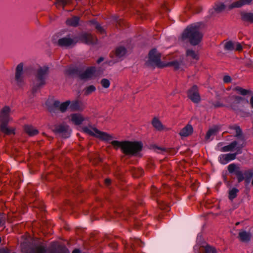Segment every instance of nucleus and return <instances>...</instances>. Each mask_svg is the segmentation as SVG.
Listing matches in <instances>:
<instances>
[{
    "instance_id": "nucleus-55",
    "label": "nucleus",
    "mask_w": 253,
    "mask_h": 253,
    "mask_svg": "<svg viewBox=\"0 0 253 253\" xmlns=\"http://www.w3.org/2000/svg\"><path fill=\"white\" fill-rule=\"evenodd\" d=\"M104 60V58L103 57H100L97 60V63L98 64L100 63L101 62L103 61Z\"/></svg>"
},
{
    "instance_id": "nucleus-31",
    "label": "nucleus",
    "mask_w": 253,
    "mask_h": 253,
    "mask_svg": "<svg viewBox=\"0 0 253 253\" xmlns=\"http://www.w3.org/2000/svg\"><path fill=\"white\" fill-rule=\"evenodd\" d=\"M243 20L250 23L253 22V13H243L241 14Z\"/></svg>"
},
{
    "instance_id": "nucleus-62",
    "label": "nucleus",
    "mask_w": 253,
    "mask_h": 253,
    "mask_svg": "<svg viewBox=\"0 0 253 253\" xmlns=\"http://www.w3.org/2000/svg\"><path fill=\"white\" fill-rule=\"evenodd\" d=\"M239 222H237V223H236V225H239Z\"/></svg>"
},
{
    "instance_id": "nucleus-33",
    "label": "nucleus",
    "mask_w": 253,
    "mask_h": 253,
    "mask_svg": "<svg viewBox=\"0 0 253 253\" xmlns=\"http://www.w3.org/2000/svg\"><path fill=\"white\" fill-rule=\"evenodd\" d=\"M22 73H15V80L17 84L19 86H22L24 84Z\"/></svg>"
},
{
    "instance_id": "nucleus-8",
    "label": "nucleus",
    "mask_w": 253,
    "mask_h": 253,
    "mask_svg": "<svg viewBox=\"0 0 253 253\" xmlns=\"http://www.w3.org/2000/svg\"><path fill=\"white\" fill-rule=\"evenodd\" d=\"M228 170L230 173H234L237 176L238 182L244 180V172L235 164H232L228 166Z\"/></svg>"
},
{
    "instance_id": "nucleus-9",
    "label": "nucleus",
    "mask_w": 253,
    "mask_h": 253,
    "mask_svg": "<svg viewBox=\"0 0 253 253\" xmlns=\"http://www.w3.org/2000/svg\"><path fill=\"white\" fill-rule=\"evenodd\" d=\"M68 129L69 126L63 124L55 125L52 128L53 131L65 138L68 137L70 135Z\"/></svg>"
},
{
    "instance_id": "nucleus-49",
    "label": "nucleus",
    "mask_w": 253,
    "mask_h": 253,
    "mask_svg": "<svg viewBox=\"0 0 253 253\" xmlns=\"http://www.w3.org/2000/svg\"><path fill=\"white\" fill-rule=\"evenodd\" d=\"M23 66L22 63L19 64L16 68V72L23 73Z\"/></svg>"
},
{
    "instance_id": "nucleus-19",
    "label": "nucleus",
    "mask_w": 253,
    "mask_h": 253,
    "mask_svg": "<svg viewBox=\"0 0 253 253\" xmlns=\"http://www.w3.org/2000/svg\"><path fill=\"white\" fill-rule=\"evenodd\" d=\"M8 123H0V130L1 132L6 135H10L11 134H14V129L12 128H9L7 127Z\"/></svg>"
},
{
    "instance_id": "nucleus-42",
    "label": "nucleus",
    "mask_w": 253,
    "mask_h": 253,
    "mask_svg": "<svg viewBox=\"0 0 253 253\" xmlns=\"http://www.w3.org/2000/svg\"><path fill=\"white\" fill-rule=\"evenodd\" d=\"M226 5L222 3H217L214 7V9L216 11L220 12L225 9Z\"/></svg>"
},
{
    "instance_id": "nucleus-27",
    "label": "nucleus",
    "mask_w": 253,
    "mask_h": 253,
    "mask_svg": "<svg viewBox=\"0 0 253 253\" xmlns=\"http://www.w3.org/2000/svg\"><path fill=\"white\" fill-rule=\"evenodd\" d=\"M219 129L220 127L219 126H214L212 128H210L207 132L205 136L206 139L208 140L211 136L215 135Z\"/></svg>"
},
{
    "instance_id": "nucleus-16",
    "label": "nucleus",
    "mask_w": 253,
    "mask_h": 253,
    "mask_svg": "<svg viewBox=\"0 0 253 253\" xmlns=\"http://www.w3.org/2000/svg\"><path fill=\"white\" fill-rule=\"evenodd\" d=\"M252 234L245 230H241L239 232L238 238L242 242L247 243L251 241Z\"/></svg>"
},
{
    "instance_id": "nucleus-34",
    "label": "nucleus",
    "mask_w": 253,
    "mask_h": 253,
    "mask_svg": "<svg viewBox=\"0 0 253 253\" xmlns=\"http://www.w3.org/2000/svg\"><path fill=\"white\" fill-rule=\"evenodd\" d=\"M253 176V170H248L244 171V180L247 184H248L250 182L251 179Z\"/></svg>"
},
{
    "instance_id": "nucleus-60",
    "label": "nucleus",
    "mask_w": 253,
    "mask_h": 253,
    "mask_svg": "<svg viewBox=\"0 0 253 253\" xmlns=\"http://www.w3.org/2000/svg\"><path fill=\"white\" fill-rule=\"evenodd\" d=\"M218 145V146H222V143H219Z\"/></svg>"
},
{
    "instance_id": "nucleus-11",
    "label": "nucleus",
    "mask_w": 253,
    "mask_h": 253,
    "mask_svg": "<svg viewBox=\"0 0 253 253\" xmlns=\"http://www.w3.org/2000/svg\"><path fill=\"white\" fill-rule=\"evenodd\" d=\"M96 72V69L95 67H89L84 72L80 73L79 77L81 80L90 79L95 76Z\"/></svg>"
},
{
    "instance_id": "nucleus-7",
    "label": "nucleus",
    "mask_w": 253,
    "mask_h": 253,
    "mask_svg": "<svg viewBox=\"0 0 253 253\" xmlns=\"http://www.w3.org/2000/svg\"><path fill=\"white\" fill-rule=\"evenodd\" d=\"M229 128L231 129L235 130L236 134L235 137L238 138L239 140L238 142H240L241 144H239L237 149L241 150L245 146V138L242 134V131L239 126L237 125H233L230 126Z\"/></svg>"
},
{
    "instance_id": "nucleus-32",
    "label": "nucleus",
    "mask_w": 253,
    "mask_h": 253,
    "mask_svg": "<svg viewBox=\"0 0 253 253\" xmlns=\"http://www.w3.org/2000/svg\"><path fill=\"white\" fill-rule=\"evenodd\" d=\"M231 97L234 100V102L231 104V107L233 109L235 110L236 109L237 107L235 104L240 103L242 100H244V98L242 97L237 95H233Z\"/></svg>"
},
{
    "instance_id": "nucleus-59",
    "label": "nucleus",
    "mask_w": 253,
    "mask_h": 253,
    "mask_svg": "<svg viewBox=\"0 0 253 253\" xmlns=\"http://www.w3.org/2000/svg\"><path fill=\"white\" fill-rule=\"evenodd\" d=\"M135 242H136V243H137H137H138L139 242V240H136L135 241Z\"/></svg>"
},
{
    "instance_id": "nucleus-6",
    "label": "nucleus",
    "mask_w": 253,
    "mask_h": 253,
    "mask_svg": "<svg viewBox=\"0 0 253 253\" xmlns=\"http://www.w3.org/2000/svg\"><path fill=\"white\" fill-rule=\"evenodd\" d=\"M187 96L194 103H198L200 101L201 97L197 85H194L188 90Z\"/></svg>"
},
{
    "instance_id": "nucleus-46",
    "label": "nucleus",
    "mask_w": 253,
    "mask_h": 253,
    "mask_svg": "<svg viewBox=\"0 0 253 253\" xmlns=\"http://www.w3.org/2000/svg\"><path fill=\"white\" fill-rule=\"evenodd\" d=\"M151 191L153 196L157 197L159 195V190L155 186H152Z\"/></svg>"
},
{
    "instance_id": "nucleus-26",
    "label": "nucleus",
    "mask_w": 253,
    "mask_h": 253,
    "mask_svg": "<svg viewBox=\"0 0 253 253\" xmlns=\"http://www.w3.org/2000/svg\"><path fill=\"white\" fill-rule=\"evenodd\" d=\"M233 90L237 93L245 96L247 94H253L252 91L251 90L244 89L239 86L235 87Z\"/></svg>"
},
{
    "instance_id": "nucleus-20",
    "label": "nucleus",
    "mask_w": 253,
    "mask_h": 253,
    "mask_svg": "<svg viewBox=\"0 0 253 253\" xmlns=\"http://www.w3.org/2000/svg\"><path fill=\"white\" fill-rule=\"evenodd\" d=\"M192 132V126L190 125H187L180 130L179 134L182 137H187L191 135Z\"/></svg>"
},
{
    "instance_id": "nucleus-4",
    "label": "nucleus",
    "mask_w": 253,
    "mask_h": 253,
    "mask_svg": "<svg viewBox=\"0 0 253 253\" xmlns=\"http://www.w3.org/2000/svg\"><path fill=\"white\" fill-rule=\"evenodd\" d=\"M84 131L90 135L95 136L100 139L104 141H109L113 138V137L109 134L100 131L96 128H88L84 127L83 128Z\"/></svg>"
},
{
    "instance_id": "nucleus-10",
    "label": "nucleus",
    "mask_w": 253,
    "mask_h": 253,
    "mask_svg": "<svg viewBox=\"0 0 253 253\" xmlns=\"http://www.w3.org/2000/svg\"><path fill=\"white\" fill-rule=\"evenodd\" d=\"M79 40L81 42L87 44H93L96 43L97 41L95 36L87 33L82 34L79 37Z\"/></svg>"
},
{
    "instance_id": "nucleus-2",
    "label": "nucleus",
    "mask_w": 253,
    "mask_h": 253,
    "mask_svg": "<svg viewBox=\"0 0 253 253\" xmlns=\"http://www.w3.org/2000/svg\"><path fill=\"white\" fill-rule=\"evenodd\" d=\"M49 72L48 67L43 66L39 68L37 71L35 80L32 87V92L35 93L46 84V78Z\"/></svg>"
},
{
    "instance_id": "nucleus-12",
    "label": "nucleus",
    "mask_w": 253,
    "mask_h": 253,
    "mask_svg": "<svg viewBox=\"0 0 253 253\" xmlns=\"http://www.w3.org/2000/svg\"><path fill=\"white\" fill-rule=\"evenodd\" d=\"M10 108L7 106L2 108L0 112V123H8L10 120Z\"/></svg>"
},
{
    "instance_id": "nucleus-56",
    "label": "nucleus",
    "mask_w": 253,
    "mask_h": 253,
    "mask_svg": "<svg viewBox=\"0 0 253 253\" xmlns=\"http://www.w3.org/2000/svg\"><path fill=\"white\" fill-rule=\"evenodd\" d=\"M250 104L252 107L253 108V96H252L250 99Z\"/></svg>"
},
{
    "instance_id": "nucleus-35",
    "label": "nucleus",
    "mask_w": 253,
    "mask_h": 253,
    "mask_svg": "<svg viewBox=\"0 0 253 253\" xmlns=\"http://www.w3.org/2000/svg\"><path fill=\"white\" fill-rule=\"evenodd\" d=\"M96 90V87L93 85H90L84 89V94L86 96L89 95Z\"/></svg>"
},
{
    "instance_id": "nucleus-18",
    "label": "nucleus",
    "mask_w": 253,
    "mask_h": 253,
    "mask_svg": "<svg viewBox=\"0 0 253 253\" xmlns=\"http://www.w3.org/2000/svg\"><path fill=\"white\" fill-rule=\"evenodd\" d=\"M239 144H241V143L238 142L237 141H234L232 142L229 145L222 147L220 149V151L222 152L231 151L235 148L238 151L237 147L239 146Z\"/></svg>"
},
{
    "instance_id": "nucleus-28",
    "label": "nucleus",
    "mask_w": 253,
    "mask_h": 253,
    "mask_svg": "<svg viewBox=\"0 0 253 253\" xmlns=\"http://www.w3.org/2000/svg\"><path fill=\"white\" fill-rule=\"evenodd\" d=\"M30 253H46V249L42 245H38L32 248Z\"/></svg>"
},
{
    "instance_id": "nucleus-14",
    "label": "nucleus",
    "mask_w": 253,
    "mask_h": 253,
    "mask_svg": "<svg viewBox=\"0 0 253 253\" xmlns=\"http://www.w3.org/2000/svg\"><path fill=\"white\" fill-rule=\"evenodd\" d=\"M241 150L238 149L237 152L233 154H227L222 155L220 157V162L222 164H226L229 161L234 160L237 154L241 153Z\"/></svg>"
},
{
    "instance_id": "nucleus-17",
    "label": "nucleus",
    "mask_w": 253,
    "mask_h": 253,
    "mask_svg": "<svg viewBox=\"0 0 253 253\" xmlns=\"http://www.w3.org/2000/svg\"><path fill=\"white\" fill-rule=\"evenodd\" d=\"M84 108V104L78 100L73 101L70 103V108L73 111H82Z\"/></svg>"
},
{
    "instance_id": "nucleus-30",
    "label": "nucleus",
    "mask_w": 253,
    "mask_h": 253,
    "mask_svg": "<svg viewBox=\"0 0 253 253\" xmlns=\"http://www.w3.org/2000/svg\"><path fill=\"white\" fill-rule=\"evenodd\" d=\"M126 53V49L123 46H120L116 49L115 54L116 57L120 58L124 56Z\"/></svg>"
},
{
    "instance_id": "nucleus-40",
    "label": "nucleus",
    "mask_w": 253,
    "mask_h": 253,
    "mask_svg": "<svg viewBox=\"0 0 253 253\" xmlns=\"http://www.w3.org/2000/svg\"><path fill=\"white\" fill-rule=\"evenodd\" d=\"M235 42L232 41H228L226 42L224 44V48L227 50H234Z\"/></svg>"
},
{
    "instance_id": "nucleus-25",
    "label": "nucleus",
    "mask_w": 253,
    "mask_h": 253,
    "mask_svg": "<svg viewBox=\"0 0 253 253\" xmlns=\"http://www.w3.org/2000/svg\"><path fill=\"white\" fill-rule=\"evenodd\" d=\"M182 65V62H178L177 61H173L171 62H169L167 64H164L165 67H171L175 70H179L181 68V66Z\"/></svg>"
},
{
    "instance_id": "nucleus-44",
    "label": "nucleus",
    "mask_w": 253,
    "mask_h": 253,
    "mask_svg": "<svg viewBox=\"0 0 253 253\" xmlns=\"http://www.w3.org/2000/svg\"><path fill=\"white\" fill-rule=\"evenodd\" d=\"M92 23L94 24L95 28L98 32L101 34L104 33V29L99 24L95 22H92Z\"/></svg>"
},
{
    "instance_id": "nucleus-21",
    "label": "nucleus",
    "mask_w": 253,
    "mask_h": 253,
    "mask_svg": "<svg viewBox=\"0 0 253 253\" xmlns=\"http://www.w3.org/2000/svg\"><path fill=\"white\" fill-rule=\"evenodd\" d=\"M252 0H238L232 3L229 6V9H232L235 7H240L243 5L249 4Z\"/></svg>"
},
{
    "instance_id": "nucleus-15",
    "label": "nucleus",
    "mask_w": 253,
    "mask_h": 253,
    "mask_svg": "<svg viewBox=\"0 0 253 253\" xmlns=\"http://www.w3.org/2000/svg\"><path fill=\"white\" fill-rule=\"evenodd\" d=\"M185 56L187 60L192 61V60H198L199 59V54L197 52L192 49H186L185 51Z\"/></svg>"
},
{
    "instance_id": "nucleus-13",
    "label": "nucleus",
    "mask_w": 253,
    "mask_h": 253,
    "mask_svg": "<svg viewBox=\"0 0 253 253\" xmlns=\"http://www.w3.org/2000/svg\"><path fill=\"white\" fill-rule=\"evenodd\" d=\"M76 39H72L69 37H65L59 39L58 44L61 46H69L71 45H75L77 42Z\"/></svg>"
},
{
    "instance_id": "nucleus-1",
    "label": "nucleus",
    "mask_w": 253,
    "mask_h": 253,
    "mask_svg": "<svg viewBox=\"0 0 253 253\" xmlns=\"http://www.w3.org/2000/svg\"><path fill=\"white\" fill-rule=\"evenodd\" d=\"M202 38L203 34L199 31V26L196 24L187 27L181 35L182 40L188 39L190 43L193 45L199 44Z\"/></svg>"
},
{
    "instance_id": "nucleus-52",
    "label": "nucleus",
    "mask_w": 253,
    "mask_h": 253,
    "mask_svg": "<svg viewBox=\"0 0 253 253\" xmlns=\"http://www.w3.org/2000/svg\"><path fill=\"white\" fill-rule=\"evenodd\" d=\"M54 106L55 107H60V102L58 101H55L54 102V104H53Z\"/></svg>"
},
{
    "instance_id": "nucleus-61",
    "label": "nucleus",
    "mask_w": 253,
    "mask_h": 253,
    "mask_svg": "<svg viewBox=\"0 0 253 253\" xmlns=\"http://www.w3.org/2000/svg\"><path fill=\"white\" fill-rule=\"evenodd\" d=\"M118 22H119V24L121 25V20L120 19L119 20Z\"/></svg>"
},
{
    "instance_id": "nucleus-57",
    "label": "nucleus",
    "mask_w": 253,
    "mask_h": 253,
    "mask_svg": "<svg viewBox=\"0 0 253 253\" xmlns=\"http://www.w3.org/2000/svg\"><path fill=\"white\" fill-rule=\"evenodd\" d=\"M72 253H80V251L78 249H75L73 251Z\"/></svg>"
},
{
    "instance_id": "nucleus-5",
    "label": "nucleus",
    "mask_w": 253,
    "mask_h": 253,
    "mask_svg": "<svg viewBox=\"0 0 253 253\" xmlns=\"http://www.w3.org/2000/svg\"><path fill=\"white\" fill-rule=\"evenodd\" d=\"M161 54L155 49L151 50L149 54V58L150 62L153 63L158 67H164L165 65L161 61Z\"/></svg>"
},
{
    "instance_id": "nucleus-47",
    "label": "nucleus",
    "mask_w": 253,
    "mask_h": 253,
    "mask_svg": "<svg viewBox=\"0 0 253 253\" xmlns=\"http://www.w3.org/2000/svg\"><path fill=\"white\" fill-rule=\"evenodd\" d=\"M159 207L162 210H168L169 206L164 202L161 201L158 203Z\"/></svg>"
},
{
    "instance_id": "nucleus-43",
    "label": "nucleus",
    "mask_w": 253,
    "mask_h": 253,
    "mask_svg": "<svg viewBox=\"0 0 253 253\" xmlns=\"http://www.w3.org/2000/svg\"><path fill=\"white\" fill-rule=\"evenodd\" d=\"M100 83L102 86L106 88H108L110 85V81L107 79H103L101 80Z\"/></svg>"
},
{
    "instance_id": "nucleus-22",
    "label": "nucleus",
    "mask_w": 253,
    "mask_h": 253,
    "mask_svg": "<svg viewBox=\"0 0 253 253\" xmlns=\"http://www.w3.org/2000/svg\"><path fill=\"white\" fill-rule=\"evenodd\" d=\"M71 120L76 125H79L84 120V117L80 114L71 115Z\"/></svg>"
},
{
    "instance_id": "nucleus-37",
    "label": "nucleus",
    "mask_w": 253,
    "mask_h": 253,
    "mask_svg": "<svg viewBox=\"0 0 253 253\" xmlns=\"http://www.w3.org/2000/svg\"><path fill=\"white\" fill-rule=\"evenodd\" d=\"M239 190L236 188H233L229 191L228 198L230 200H233L237 197Z\"/></svg>"
},
{
    "instance_id": "nucleus-64",
    "label": "nucleus",
    "mask_w": 253,
    "mask_h": 253,
    "mask_svg": "<svg viewBox=\"0 0 253 253\" xmlns=\"http://www.w3.org/2000/svg\"><path fill=\"white\" fill-rule=\"evenodd\" d=\"M1 238L0 237V243L1 242Z\"/></svg>"
},
{
    "instance_id": "nucleus-38",
    "label": "nucleus",
    "mask_w": 253,
    "mask_h": 253,
    "mask_svg": "<svg viewBox=\"0 0 253 253\" xmlns=\"http://www.w3.org/2000/svg\"><path fill=\"white\" fill-rule=\"evenodd\" d=\"M216 249L212 246L207 245L204 247V251L203 253H217Z\"/></svg>"
},
{
    "instance_id": "nucleus-50",
    "label": "nucleus",
    "mask_w": 253,
    "mask_h": 253,
    "mask_svg": "<svg viewBox=\"0 0 253 253\" xmlns=\"http://www.w3.org/2000/svg\"><path fill=\"white\" fill-rule=\"evenodd\" d=\"M223 80L225 83H229L231 82L232 79L230 76L227 75L223 77Z\"/></svg>"
},
{
    "instance_id": "nucleus-54",
    "label": "nucleus",
    "mask_w": 253,
    "mask_h": 253,
    "mask_svg": "<svg viewBox=\"0 0 253 253\" xmlns=\"http://www.w3.org/2000/svg\"><path fill=\"white\" fill-rule=\"evenodd\" d=\"M105 183L106 185L108 186L110 184L111 180L109 178H106L105 180Z\"/></svg>"
},
{
    "instance_id": "nucleus-24",
    "label": "nucleus",
    "mask_w": 253,
    "mask_h": 253,
    "mask_svg": "<svg viewBox=\"0 0 253 253\" xmlns=\"http://www.w3.org/2000/svg\"><path fill=\"white\" fill-rule=\"evenodd\" d=\"M152 125L157 130L162 131L164 129L165 127L161 122L157 118H154L152 121Z\"/></svg>"
},
{
    "instance_id": "nucleus-3",
    "label": "nucleus",
    "mask_w": 253,
    "mask_h": 253,
    "mask_svg": "<svg viewBox=\"0 0 253 253\" xmlns=\"http://www.w3.org/2000/svg\"><path fill=\"white\" fill-rule=\"evenodd\" d=\"M123 146V152L125 154L134 155L142 150V144L140 142L125 141Z\"/></svg>"
},
{
    "instance_id": "nucleus-41",
    "label": "nucleus",
    "mask_w": 253,
    "mask_h": 253,
    "mask_svg": "<svg viewBox=\"0 0 253 253\" xmlns=\"http://www.w3.org/2000/svg\"><path fill=\"white\" fill-rule=\"evenodd\" d=\"M70 103L71 102L69 100L61 103L60 105L59 110L62 112H64L67 110Z\"/></svg>"
},
{
    "instance_id": "nucleus-48",
    "label": "nucleus",
    "mask_w": 253,
    "mask_h": 253,
    "mask_svg": "<svg viewBox=\"0 0 253 253\" xmlns=\"http://www.w3.org/2000/svg\"><path fill=\"white\" fill-rule=\"evenodd\" d=\"M234 50L237 51H241L243 49L242 45L241 43L237 42H235Z\"/></svg>"
},
{
    "instance_id": "nucleus-63",
    "label": "nucleus",
    "mask_w": 253,
    "mask_h": 253,
    "mask_svg": "<svg viewBox=\"0 0 253 253\" xmlns=\"http://www.w3.org/2000/svg\"><path fill=\"white\" fill-rule=\"evenodd\" d=\"M252 184L253 185V180L252 181Z\"/></svg>"
},
{
    "instance_id": "nucleus-36",
    "label": "nucleus",
    "mask_w": 253,
    "mask_h": 253,
    "mask_svg": "<svg viewBox=\"0 0 253 253\" xmlns=\"http://www.w3.org/2000/svg\"><path fill=\"white\" fill-rule=\"evenodd\" d=\"M71 3V0H56L55 4L57 7L62 6L64 7L67 5H69Z\"/></svg>"
},
{
    "instance_id": "nucleus-45",
    "label": "nucleus",
    "mask_w": 253,
    "mask_h": 253,
    "mask_svg": "<svg viewBox=\"0 0 253 253\" xmlns=\"http://www.w3.org/2000/svg\"><path fill=\"white\" fill-rule=\"evenodd\" d=\"M143 173V170L141 169H135L134 174H135V177H139L142 175Z\"/></svg>"
},
{
    "instance_id": "nucleus-58",
    "label": "nucleus",
    "mask_w": 253,
    "mask_h": 253,
    "mask_svg": "<svg viewBox=\"0 0 253 253\" xmlns=\"http://www.w3.org/2000/svg\"><path fill=\"white\" fill-rule=\"evenodd\" d=\"M134 247H135L134 244H131V248L132 249H133V248H134Z\"/></svg>"
},
{
    "instance_id": "nucleus-51",
    "label": "nucleus",
    "mask_w": 253,
    "mask_h": 253,
    "mask_svg": "<svg viewBox=\"0 0 253 253\" xmlns=\"http://www.w3.org/2000/svg\"><path fill=\"white\" fill-rule=\"evenodd\" d=\"M2 215V214L0 213V226L4 223V219H3Z\"/></svg>"
},
{
    "instance_id": "nucleus-23",
    "label": "nucleus",
    "mask_w": 253,
    "mask_h": 253,
    "mask_svg": "<svg viewBox=\"0 0 253 253\" xmlns=\"http://www.w3.org/2000/svg\"><path fill=\"white\" fill-rule=\"evenodd\" d=\"M24 130L28 135L31 136L37 135L39 133V131L37 129L30 125L25 126Z\"/></svg>"
},
{
    "instance_id": "nucleus-29",
    "label": "nucleus",
    "mask_w": 253,
    "mask_h": 253,
    "mask_svg": "<svg viewBox=\"0 0 253 253\" xmlns=\"http://www.w3.org/2000/svg\"><path fill=\"white\" fill-rule=\"evenodd\" d=\"M79 18L77 16H73L66 20V24L71 26L76 27L78 25Z\"/></svg>"
},
{
    "instance_id": "nucleus-39",
    "label": "nucleus",
    "mask_w": 253,
    "mask_h": 253,
    "mask_svg": "<svg viewBox=\"0 0 253 253\" xmlns=\"http://www.w3.org/2000/svg\"><path fill=\"white\" fill-rule=\"evenodd\" d=\"M111 144L115 148L118 149V148H120L123 151V145H124V141L120 142L117 140H114L111 142Z\"/></svg>"
},
{
    "instance_id": "nucleus-53",
    "label": "nucleus",
    "mask_w": 253,
    "mask_h": 253,
    "mask_svg": "<svg viewBox=\"0 0 253 253\" xmlns=\"http://www.w3.org/2000/svg\"><path fill=\"white\" fill-rule=\"evenodd\" d=\"M0 253H11L8 250L2 249L0 250Z\"/></svg>"
}]
</instances>
